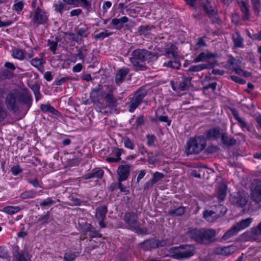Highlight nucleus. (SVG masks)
I'll return each mask as SVG.
<instances>
[{"label": "nucleus", "instance_id": "f257e3e1", "mask_svg": "<svg viewBox=\"0 0 261 261\" xmlns=\"http://www.w3.org/2000/svg\"><path fill=\"white\" fill-rule=\"evenodd\" d=\"M132 56L129 60L136 70L143 71L147 69L145 62L153 55L147 50L137 49L132 52Z\"/></svg>", "mask_w": 261, "mask_h": 261}, {"label": "nucleus", "instance_id": "f03ea898", "mask_svg": "<svg viewBox=\"0 0 261 261\" xmlns=\"http://www.w3.org/2000/svg\"><path fill=\"white\" fill-rule=\"evenodd\" d=\"M168 251L171 257L181 259L193 256L194 254L195 247L192 245H180L178 247L170 248Z\"/></svg>", "mask_w": 261, "mask_h": 261}, {"label": "nucleus", "instance_id": "7ed1b4c3", "mask_svg": "<svg viewBox=\"0 0 261 261\" xmlns=\"http://www.w3.org/2000/svg\"><path fill=\"white\" fill-rule=\"evenodd\" d=\"M206 145V142L203 136L190 139L187 143L186 152L188 154H197L203 150Z\"/></svg>", "mask_w": 261, "mask_h": 261}, {"label": "nucleus", "instance_id": "20e7f679", "mask_svg": "<svg viewBox=\"0 0 261 261\" xmlns=\"http://www.w3.org/2000/svg\"><path fill=\"white\" fill-rule=\"evenodd\" d=\"M123 220L130 229L135 230L140 234L144 233V230L139 226L138 217L136 213L130 212L126 213L124 216Z\"/></svg>", "mask_w": 261, "mask_h": 261}, {"label": "nucleus", "instance_id": "39448f33", "mask_svg": "<svg viewBox=\"0 0 261 261\" xmlns=\"http://www.w3.org/2000/svg\"><path fill=\"white\" fill-rule=\"evenodd\" d=\"M250 198L256 204L261 202V180L255 179L250 184Z\"/></svg>", "mask_w": 261, "mask_h": 261}, {"label": "nucleus", "instance_id": "423d86ee", "mask_svg": "<svg viewBox=\"0 0 261 261\" xmlns=\"http://www.w3.org/2000/svg\"><path fill=\"white\" fill-rule=\"evenodd\" d=\"M188 5L191 7L195 6V2L196 0H184ZM199 4L202 6L204 11L209 17H212L217 14V11L212 8L210 2L207 0H197Z\"/></svg>", "mask_w": 261, "mask_h": 261}, {"label": "nucleus", "instance_id": "0eeeda50", "mask_svg": "<svg viewBox=\"0 0 261 261\" xmlns=\"http://www.w3.org/2000/svg\"><path fill=\"white\" fill-rule=\"evenodd\" d=\"M248 195L244 192H238L236 194L230 197L231 202L238 206L243 207L246 205L248 201Z\"/></svg>", "mask_w": 261, "mask_h": 261}, {"label": "nucleus", "instance_id": "6e6552de", "mask_svg": "<svg viewBox=\"0 0 261 261\" xmlns=\"http://www.w3.org/2000/svg\"><path fill=\"white\" fill-rule=\"evenodd\" d=\"M19 96V92L17 91H14L9 93L6 98V104L7 108L15 112L18 110L17 100Z\"/></svg>", "mask_w": 261, "mask_h": 261}, {"label": "nucleus", "instance_id": "1a4fd4ad", "mask_svg": "<svg viewBox=\"0 0 261 261\" xmlns=\"http://www.w3.org/2000/svg\"><path fill=\"white\" fill-rule=\"evenodd\" d=\"M202 233L200 240L201 244H210L215 241L216 231L213 229H201Z\"/></svg>", "mask_w": 261, "mask_h": 261}, {"label": "nucleus", "instance_id": "9d476101", "mask_svg": "<svg viewBox=\"0 0 261 261\" xmlns=\"http://www.w3.org/2000/svg\"><path fill=\"white\" fill-rule=\"evenodd\" d=\"M32 20L38 24H45L47 21V17L42 10L38 8L34 12Z\"/></svg>", "mask_w": 261, "mask_h": 261}, {"label": "nucleus", "instance_id": "9b49d317", "mask_svg": "<svg viewBox=\"0 0 261 261\" xmlns=\"http://www.w3.org/2000/svg\"><path fill=\"white\" fill-rule=\"evenodd\" d=\"M130 166L128 165H121L117 170L118 181H124L127 179L130 174Z\"/></svg>", "mask_w": 261, "mask_h": 261}, {"label": "nucleus", "instance_id": "f8f14e48", "mask_svg": "<svg viewBox=\"0 0 261 261\" xmlns=\"http://www.w3.org/2000/svg\"><path fill=\"white\" fill-rule=\"evenodd\" d=\"M165 55L174 60L177 59L178 56L177 48L172 44L167 45L165 49Z\"/></svg>", "mask_w": 261, "mask_h": 261}, {"label": "nucleus", "instance_id": "ddd939ff", "mask_svg": "<svg viewBox=\"0 0 261 261\" xmlns=\"http://www.w3.org/2000/svg\"><path fill=\"white\" fill-rule=\"evenodd\" d=\"M201 229L191 228L187 231V235L194 241L200 244Z\"/></svg>", "mask_w": 261, "mask_h": 261}, {"label": "nucleus", "instance_id": "4468645a", "mask_svg": "<svg viewBox=\"0 0 261 261\" xmlns=\"http://www.w3.org/2000/svg\"><path fill=\"white\" fill-rule=\"evenodd\" d=\"M238 4L242 13L243 20H248L250 18V13L248 4L243 1L239 2Z\"/></svg>", "mask_w": 261, "mask_h": 261}, {"label": "nucleus", "instance_id": "2eb2a0df", "mask_svg": "<svg viewBox=\"0 0 261 261\" xmlns=\"http://www.w3.org/2000/svg\"><path fill=\"white\" fill-rule=\"evenodd\" d=\"M259 236H261V222L256 227L251 228L248 238L250 241H257Z\"/></svg>", "mask_w": 261, "mask_h": 261}, {"label": "nucleus", "instance_id": "dca6fc26", "mask_svg": "<svg viewBox=\"0 0 261 261\" xmlns=\"http://www.w3.org/2000/svg\"><path fill=\"white\" fill-rule=\"evenodd\" d=\"M159 246L158 241L152 240H146L140 244L141 248L144 250H149L155 248Z\"/></svg>", "mask_w": 261, "mask_h": 261}, {"label": "nucleus", "instance_id": "f3484780", "mask_svg": "<svg viewBox=\"0 0 261 261\" xmlns=\"http://www.w3.org/2000/svg\"><path fill=\"white\" fill-rule=\"evenodd\" d=\"M214 64L212 63L201 64L191 67L188 70V72H198L205 69H211L213 68Z\"/></svg>", "mask_w": 261, "mask_h": 261}, {"label": "nucleus", "instance_id": "a211bd4d", "mask_svg": "<svg viewBox=\"0 0 261 261\" xmlns=\"http://www.w3.org/2000/svg\"><path fill=\"white\" fill-rule=\"evenodd\" d=\"M252 221V219L248 218L237 223L234 225V226L239 232L240 230L248 227L250 225Z\"/></svg>", "mask_w": 261, "mask_h": 261}, {"label": "nucleus", "instance_id": "6ab92c4d", "mask_svg": "<svg viewBox=\"0 0 261 261\" xmlns=\"http://www.w3.org/2000/svg\"><path fill=\"white\" fill-rule=\"evenodd\" d=\"M221 140L223 144L227 146H231L236 143V140L234 138L225 133L222 134Z\"/></svg>", "mask_w": 261, "mask_h": 261}, {"label": "nucleus", "instance_id": "aec40b11", "mask_svg": "<svg viewBox=\"0 0 261 261\" xmlns=\"http://www.w3.org/2000/svg\"><path fill=\"white\" fill-rule=\"evenodd\" d=\"M217 213L214 211H205L203 213V217L208 222H213L219 218Z\"/></svg>", "mask_w": 261, "mask_h": 261}, {"label": "nucleus", "instance_id": "412c9836", "mask_svg": "<svg viewBox=\"0 0 261 261\" xmlns=\"http://www.w3.org/2000/svg\"><path fill=\"white\" fill-rule=\"evenodd\" d=\"M107 213V207L101 205L98 207L96 210V217L98 220H104Z\"/></svg>", "mask_w": 261, "mask_h": 261}, {"label": "nucleus", "instance_id": "4be33fe9", "mask_svg": "<svg viewBox=\"0 0 261 261\" xmlns=\"http://www.w3.org/2000/svg\"><path fill=\"white\" fill-rule=\"evenodd\" d=\"M128 20L127 17L123 16L120 19H113L112 20V23L117 29H121L123 27V23L127 22Z\"/></svg>", "mask_w": 261, "mask_h": 261}, {"label": "nucleus", "instance_id": "5701e85b", "mask_svg": "<svg viewBox=\"0 0 261 261\" xmlns=\"http://www.w3.org/2000/svg\"><path fill=\"white\" fill-rule=\"evenodd\" d=\"M127 73L128 70L127 69H120L116 75L115 81L116 83L118 84L121 83Z\"/></svg>", "mask_w": 261, "mask_h": 261}, {"label": "nucleus", "instance_id": "b1692460", "mask_svg": "<svg viewBox=\"0 0 261 261\" xmlns=\"http://www.w3.org/2000/svg\"><path fill=\"white\" fill-rule=\"evenodd\" d=\"M233 41L236 47H242L243 45V38L238 32L232 35Z\"/></svg>", "mask_w": 261, "mask_h": 261}, {"label": "nucleus", "instance_id": "393cba45", "mask_svg": "<svg viewBox=\"0 0 261 261\" xmlns=\"http://www.w3.org/2000/svg\"><path fill=\"white\" fill-rule=\"evenodd\" d=\"M31 96L29 94L25 93L21 95H19L18 97V101L21 103L30 105L31 104Z\"/></svg>", "mask_w": 261, "mask_h": 261}, {"label": "nucleus", "instance_id": "a878e982", "mask_svg": "<svg viewBox=\"0 0 261 261\" xmlns=\"http://www.w3.org/2000/svg\"><path fill=\"white\" fill-rule=\"evenodd\" d=\"M227 187L224 184H221L218 189V198L220 201H223L226 197Z\"/></svg>", "mask_w": 261, "mask_h": 261}, {"label": "nucleus", "instance_id": "bb28decb", "mask_svg": "<svg viewBox=\"0 0 261 261\" xmlns=\"http://www.w3.org/2000/svg\"><path fill=\"white\" fill-rule=\"evenodd\" d=\"M233 252V248L231 246L225 247L221 248H218L216 251L217 254L223 255H228Z\"/></svg>", "mask_w": 261, "mask_h": 261}, {"label": "nucleus", "instance_id": "cd10ccee", "mask_svg": "<svg viewBox=\"0 0 261 261\" xmlns=\"http://www.w3.org/2000/svg\"><path fill=\"white\" fill-rule=\"evenodd\" d=\"M238 232V231L233 225L232 228L227 231L222 237V240H227L230 238L231 237L236 234Z\"/></svg>", "mask_w": 261, "mask_h": 261}, {"label": "nucleus", "instance_id": "c85d7f7f", "mask_svg": "<svg viewBox=\"0 0 261 261\" xmlns=\"http://www.w3.org/2000/svg\"><path fill=\"white\" fill-rule=\"evenodd\" d=\"M191 78L186 77L184 78V80L180 83L178 86V89L180 91H185L188 89L191 85Z\"/></svg>", "mask_w": 261, "mask_h": 261}, {"label": "nucleus", "instance_id": "c756f323", "mask_svg": "<svg viewBox=\"0 0 261 261\" xmlns=\"http://www.w3.org/2000/svg\"><path fill=\"white\" fill-rule=\"evenodd\" d=\"M86 227L85 228V231L90 232V236L91 238H100L101 237V234L98 231L91 229V225L90 224H86Z\"/></svg>", "mask_w": 261, "mask_h": 261}, {"label": "nucleus", "instance_id": "7c9ffc66", "mask_svg": "<svg viewBox=\"0 0 261 261\" xmlns=\"http://www.w3.org/2000/svg\"><path fill=\"white\" fill-rule=\"evenodd\" d=\"M74 5H80L87 10H89L91 8V2L88 0H75Z\"/></svg>", "mask_w": 261, "mask_h": 261}, {"label": "nucleus", "instance_id": "2f4dec72", "mask_svg": "<svg viewBox=\"0 0 261 261\" xmlns=\"http://www.w3.org/2000/svg\"><path fill=\"white\" fill-rule=\"evenodd\" d=\"M20 210V208L18 206H9L4 207L3 210V212L9 215H12L18 212Z\"/></svg>", "mask_w": 261, "mask_h": 261}, {"label": "nucleus", "instance_id": "473e14b6", "mask_svg": "<svg viewBox=\"0 0 261 261\" xmlns=\"http://www.w3.org/2000/svg\"><path fill=\"white\" fill-rule=\"evenodd\" d=\"M105 99L110 106L115 107L117 103V99L111 93L107 94Z\"/></svg>", "mask_w": 261, "mask_h": 261}, {"label": "nucleus", "instance_id": "72a5a7b5", "mask_svg": "<svg viewBox=\"0 0 261 261\" xmlns=\"http://www.w3.org/2000/svg\"><path fill=\"white\" fill-rule=\"evenodd\" d=\"M180 65V63L176 59L174 61H170L164 64V66L170 67L174 69H179Z\"/></svg>", "mask_w": 261, "mask_h": 261}, {"label": "nucleus", "instance_id": "f704fd0d", "mask_svg": "<svg viewBox=\"0 0 261 261\" xmlns=\"http://www.w3.org/2000/svg\"><path fill=\"white\" fill-rule=\"evenodd\" d=\"M146 94V93L144 90L140 89L136 92L133 96V98L138 100L140 102H142V100Z\"/></svg>", "mask_w": 261, "mask_h": 261}, {"label": "nucleus", "instance_id": "c9c22d12", "mask_svg": "<svg viewBox=\"0 0 261 261\" xmlns=\"http://www.w3.org/2000/svg\"><path fill=\"white\" fill-rule=\"evenodd\" d=\"M102 86L99 85L97 88L92 90L90 94V97L93 99V101L97 100L98 99L99 93L102 91Z\"/></svg>", "mask_w": 261, "mask_h": 261}, {"label": "nucleus", "instance_id": "e433bc0d", "mask_svg": "<svg viewBox=\"0 0 261 261\" xmlns=\"http://www.w3.org/2000/svg\"><path fill=\"white\" fill-rule=\"evenodd\" d=\"M220 135V130L218 128L210 129L207 132L206 137L209 139L217 138Z\"/></svg>", "mask_w": 261, "mask_h": 261}, {"label": "nucleus", "instance_id": "4c0bfd02", "mask_svg": "<svg viewBox=\"0 0 261 261\" xmlns=\"http://www.w3.org/2000/svg\"><path fill=\"white\" fill-rule=\"evenodd\" d=\"M232 114H233L234 118L237 119V120L239 123L240 126L242 128L247 127V123L243 119H242L241 117H240L238 113L236 110L232 111Z\"/></svg>", "mask_w": 261, "mask_h": 261}, {"label": "nucleus", "instance_id": "58836bf2", "mask_svg": "<svg viewBox=\"0 0 261 261\" xmlns=\"http://www.w3.org/2000/svg\"><path fill=\"white\" fill-rule=\"evenodd\" d=\"M251 3L254 9V13L256 15H258L261 6L260 0H251Z\"/></svg>", "mask_w": 261, "mask_h": 261}, {"label": "nucleus", "instance_id": "ea45409f", "mask_svg": "<svg viewBox=\"0 0 261 261\" xmlns=\"http://www.w3.org/2000/svg\"><path fill=\"white\" fill-rule=\"evenodd\" d=\"M36 195V192L33 190L26 191L21 193L20 197L22 199L32 198Z\"/></svg>", "mask_w": 261, "mask_h": 261}, {"label": "nucleus", "instance_id": "a19ab883", "mask_svg": "<svg viewBox=\"0 0 261 261\" xmlns=\"http://www.w3.org/2000/svg\"><path fill=\"white\" fill-rule=\"evenodd\" d=\"M227 211V209L225 206L223 205L219 204L216 207L215 212L217 213V215L219 217L223 216Z\"/></svg>", "mask_w": 261, "mask_h": 261}, {"label": "nucleus", "instance_id": "79ce46f5", "mask_svg": "<svg viewBox=\"0 0 261 261\" xmlns=\"http://www.w3.org/2000/svg\"><path fill=\"white\" fill-rule=\"evenodd\" d=\"M12 56L14 58L23 60L24 59V53L22 50L16 48L13 50Z\"/></svg>", "mask_w": 261, "mask_h": 261}, {"label": "nucleus", "instance_id": "37998d69", "mask_svg": "<svg viewBox=\"0 0 261 261\" xmlns=\"http://www.w3.org/2000/svg\"><path fill=\"white\" fill-rule=\"evenodd\" d=\"M41 110L45 112H49L53 114H56L58 111L53 107L47 105H42L41 106Z\"/></svg>", "mask_w": 261, "mask_h": 261}, {"label": "nucleus", "instance_id": "c03bdc74", "mask_svg": "<svg viewBox=\"0 0 261 261\" xmlns=\"http://www.w3.org/2000/svg\"><path fill=\"white\" fill-rule=\"evenodd\" d=\"M141 103V102L133 97L130 102L129 111L130 112H133Z\"/></svg>", "mask_w": 261, "mask_h": 261}, {"label": "nucleus", "instance_id": "a18cd8bd", "mask_svg": "<svg viewBox=\"0 0 261 261\" xmlns=\"http://www.w3.org/2000/svg\"><path fill=\"white\" fill-rule=\"evenodd\" d=\"M185 213V208L182 206L179 207L175 210H171L169 214L171 215L181 216Z\"/></svg>", "mask_w": 261, "mask_h": 261}, {"label": "nucleus", "instance_id": "49530a36", "mask_svg": "<svg viewBox=\"0 0 261 261\" xmlns=\"http://www.w3.org/2000/svg\"><path fill=\"white\" fill-rule=\"evenodd\" d=\"M152 120L155 122L162 121L167 122L168 125L169 126L170 125L171 123V120L168 119V117L167 116H156L155 118L153 119Z\"/></svg>", "mask_w": 261, "mask_h": 261}, {"label": "nucleus", "instance_id": "de8ad7c7", "mask_svg": "<svg viewBox=\"0 0 261 261\" xmlns=\"http://www.w3.org/2000/svg\"><path fill=\"white\" fill-rule=\"evenodd\" d=\"M76 256L74 252H66L64 255V260L65 261H73L75 259Z\"/></svg>", "mask_w": 261, "mask_h": 261}, {"label": "nucleus", "instance_id": "09e8293b", "mask_svg": "<svg viewBox=\"0 0 261 261\" xmlns=\"http://www.w3.org/2000/svg\"><path fill=\"white\" fill-rule=\"evenodd\" d=\"M103 175V171L102 170H98L92 173L88 174V178L97 177L101 178Z\"/></svg>", "mask_w": 261, "mask_h": 261}, {"label": "nucleus", "instance_id": "8fccbe9b", "mask_svg": "<svg viewBox=\"0 0 261 261\" xmlns=\"http://www.w3.org/2000/svg\"><path fill=\"white\" fill-rule=\"evenodd\" d=\"M164 177V175L162 173L158 172L154 173L153 174V178L151 179L152 184H154L156 183L158 181H159L161 179H162Z\"/></svg>", "mask_w": 261, "mask_h": 261}, {"label": "nucleus", "instance_id": "3c124183", "mask_svg": "<svg viewBox=\"0 0 261 261\" xmlns=\"http://www.w3.org/2000/svg\"><path fill=\"white\" fill-rule=\"evenodd\" d=\"M17 259L18 261H31L28 253H18Z\"/></svg>", "mask_w": 261, "mask_h": 261}, {"label": "nucleus", "instance_id": "603ef678", "mask_svg": "<svg viewBox=\"0 0 261 261\" xmlns=\"http://www.w3.org/2000/svg\"><path fill=\"white\" fill-rule=\"evenodd\" d=\"M123 152L124 150L123 149L114 147L112 149V153L116 156L115 158L119 159V161L121 160L120 156Z\"/></svg>", "mask_w": 261, "mask_h": 261}, {"label": "nucleus", "instance_id": "864d4df0", "mask_svg": "<svg viewBox=\"0 0 261 261\" xmlns=\"http://www.w3.org/2000/svg\"><path fill=\"white\" fill-rule=\"evenodd\" d=\"M123 139L124 144L125 147L130 149H133L134 148L135 145L128 137H125Z\"/></svg>", "mask_w": 261, "mask_h": 261}, {"label": "nucleus", "instance_id": "5fc2aeb1", "mask_svg": "<svg viewBox=\"0 0 261 261\" xmlns=\"http://www.w3.org/2000/svg\"><path fill=\"white\" fill-rule=\"evenodd\" d=\"M65 5L62 3H59L58 4H54L55 10L56 12L60 13L61 14H62L63 10L64 9Z\"/></svg>", "mask_w": 261, "mask_h": 261}, {"label": "nucleus", "instance_id": "6e6d98bb", "mask_svg": "<svg viewBox=\"0 0 261 261\" xmlns=\"http://www.w3.org/2000/svg\"><path fill=\"white\" fill-rule=\"evenodd\" d=\"M44 63L43 60L37 58L33 59L31 60V64L35 67L38 68L39 66Z\"/></svg>", "mask_w": 261, "mask_h": 261}, {"label": "nucleus", "instance_id": "4d7b16f0", "mask_svg": "<svg viewBox=\"0 0 261 261\" xmlns=\"http://www.w3.org/2000/svg\"><path fill=\"white\" fill-rule=\"evenodd\" d=\"M118 189H120V191L121 192H123L124 193L125 195H127L129 193V191L127 189V188L124 186L121 182L122 181H118Z\"/></svg>", "mask_w": 261, "mask_h": 261}, {"label": "nucleus", "instance_id": "13d9d810", "mask_svg": "<svg viewBox=\"0 0 261 261\" xmlns=\"http://www.w3.org/2000/svg\"><path fill=\"white\" fill-rule=\"evenodd\" d=\"M206 53L202 52L195 59L194 62L198 63L201 61H203L206 59Z\"/></svg>", "mask_w": 261, "mask_h": 261}, {"label": "nucleus", "instance_id": "bf43d9fd", "mask_svg": "<svg viewBox=\"0 0 261 261\" xmlns=\"http://www.w3.org/2000/svg\"><path fill=\"white\" fill-rule=\"evenodd\" d=\"M23 5V3L22 1L18 2L14 4V9L17 12L20 11L22 10Z\"/></svg>", "mask_w": 261, "mask_h": 261}, {"label": "nucleus", "instance_id": "052dcab7", "mask_svg": "<svg viewBox=\"0 0 261 261\" xmlns=\"http://www.w3.org/2000/svg\"><path fill=\"white\" fill-rule=\"evenodd\" d=\"M110 34H111V33H108L107 31H105V32H101L95 36V38L96 39H99V38H104L106 37L109 36Z\"/></svg>", "mask_w": 261, "mask_h": 261}, {"label": "nucleus", "instance_id": "680f3d73", "mask_svg": "<svg viewBox=\"0 0 261 261\" xmlns=\"http://www.w3.org/2000/svg\"><path fill=\"white\" fill-rule=\"evenodd\" d=\"M11 171L14 175H17L21 172L22 170L20 169L19 166H15L11 167Z\"/></svg>", "mask_w": 261, "mask_h": 261}, {"label": "nucleus", "instance_id": "e2e57ef3", "mask_svg": "<svg viewBox=\"0 0 261 261\" xmlns=\"http://www.w3.org/2000/svg\"><path fill=\"white\" fill-rule=\"evenodd\" d=\"M48 43L50 49L55 53V51L57 48L58 43L57 42L50 41L49 40Z\"/></svg>", "mask_w": 261, "mask_h": 261}, {"label": "nucleus", "instance_id": "0e129e2a", "mask_svg": "<svg viewBox=\"0 0 261 261\" xmlns=\"http://www.w3.org/2000/svg\"><path fill=\"white\" fill-rule=\"evenodd\" d=\"M227 63L228 65V68L230 69H233V67H236L234 65H236V61L234 58H231L228 60Z\"/></svg>", "mask_w": 261, "mask_h": 261}, {"label": "nucleus", "instance_id": "69168bd1", "mask_svg": "<svg viewBox=\"0 0 261 261\" xmlns=\"http://www.w3.org/2000/svg\"><path fill=\"white\" fill-rule=\"evenodd\" d=\"M231 79H232V80H233V81L237 82V83H240V84H244L245 83V81L237 76H236V75H231Z\"/></svg>", "mask_w": 261, "mask_h": 261}, {"label": "nucleus", "instance_id": "338daca9", "mask_svg": "<svg viewBox=\"0 0 261 261\" xmlns=\"http://www.w3.org/2000/svg\"><path fill=\"white\" fill-rule=\"evenodd\" d=\"M147 144L149 146L152 145L155 139V137L153 135H148L147 136Z\"/></svg>", "mask_w": 261, "mask_h": 261}, {"label": "nucleus", "instance_id": "774afa93", "mask_svg": "<svg viewBox=\"0 0 261 261\" xmlns=\"http://www.w3.org/2000/svg\"><path fill=\"white\" fill-rule=\"evenodd\" d=\"M54 203V201H53V200H51L49 198H48L47 199L42 201L40 203V204L42 206H46L51 205Z\"/></svg>", "mask_w": 261, "mask_h": 261}]
</instances>
